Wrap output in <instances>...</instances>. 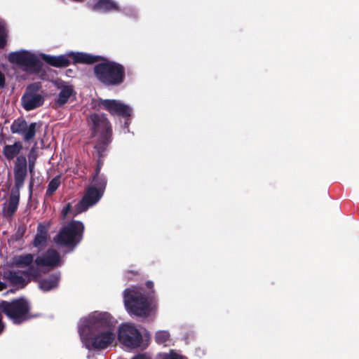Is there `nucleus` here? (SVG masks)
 Wrapping results in <instances>:
<instances>
[{"label": "nucleus", "mask_w": 359, "mask_h": 359, "mask_svg": "<svg viewBox=\"0 0 359 359\" xmlns=\"http://www.w3.org/2000/svg\"><path fill=\"white\" fill-rule=\"evenodd\" d=\"M76 62L85 65H93V74L96 79L106 86H117L122 84L126 78L125 67L120 63L108 60L101 55L90 53L76 57Z\"/></svg>", "instance_id": "1"}, {"label": "nucleus", "mask_w": 359, "mask_h": 359, "mask_svg": "<svg viewBox=\"0 0 359 359\" xmlns=\"http://www.w3.org/2000/svg\"><path fill=\"white\" fill-rule=\"evenodd\" d=\"M14 186L7 204H4L2 210L4 217L11 218L18 210L20 202V191L23 187L25 179L27 175V162L25 156L18 157L15 162L14 169Z\"/></svg>", "instance_id": "2"}, {"label": "nucleus", "mask_w": 359, "mask_h": 359, "mask_svg": "<svg viewBox=\"0 0 359 359\" xmlns=\"http://www.w3.org/2000/svg\"><path fill=\"white\" fill-rule=\"evenodd\" d=\"M88 125L91 132V137H97L95 149L102 156L107 147L112 141V126L104 114L93 113L89 115Z\"/></svg>", "instance_id": "3"}, {"label": "nucleus", "mask_w": 359, "mask_h": 359, "mask_svg": "<svg viewBox=\"0 0 359 359\" xmlns=\"http://www.w3.org/2000/svg\"><path fill=\"white\" fill-rule=\"evenodd\" d=\"M0 311L16 325L22 324L39 316V314L31 313L29 302L22 297L13 299L11 302L1 301Z\"/></svg>", "instance_id": "4"}, {"label": "nucleus", "mask_w": 359, "mask_h": 359, "mask_svg": "<svg viewBox=\"0 0 359 359\" xmlns=\"http://www.w3.org/2000/svg\"><path fill=\"white\" fill-rule=\"evenodd\" d=\"M124 304L130 315L147 318L151 312V300L146 294L135 290L126 289L124 291Z\"/></svg>", "instance_id": "5"}, {"label": "nucleus", "mask_w": 359, "mask_h": 359, "mask_svg": "<svg viewBox=\"0 0 359 359\" xmlns=\"http://www.w3.org/2000/svg\"><path fill=\"white\" fill-rule=\"evenodd\" d=\"M84 230L83 222L73 219L62 226L54 237V242L58 245L74 249L83 240Z\"/></svg>", "instance_id": "6"}, {"label": "nucleus", "mask_w": 359, "mask_h": 359, "mask_svg": "<svg viewBox=\"0 0 359 359\" xmlns=\"http://www.w3.org/2000/svg\"><path fill=\"white\" fill-rule=\"evenodd\" d=\"M8 60L11 63L25 67L27 70L35 72H39L43 66L42 62L34 53L25 50L9 53Z\"/></svg>", "instance_id": "7"}, {"label": "nucleus", "mask_w": 359, "mask_h": 359, "mask_svg": "<svg viewBox=\"0 0 359 359\" xmlns=\"http://www.w3.org/2000/svg\"><path fill=\"white\" fill-rule=\"evenodd\" d=\"M114 318L107 312L94 313L87 320V327L90 334L104 332L105 330L114 331Z\"/></svg>", "instance_id": "8"}, {"label": "nucleus", "mask_w": 359, "mask_h": 359, "mask_svg": "<svg viewBox=\"0 0 359 359\" xmlns=\"http://www.w3.org/2000/svg\"><path fill=\"white\" fill-rule=\"evenodd\" d=\"M118 338L121 343L130 348H137L142 342L140 332L132 324H123L118 330Z\"/></svg>", "instance_id": "9"}, {"label": "nucleus", "mask_w": 359, "mask_h": 359, "mask_svg": "<svg viewBox=\"0 0 359 359\" xmlns=\"http://www.w3.org/2000/svg\"><path fill=\"white\" fill-rule=\"evenodd\" d=\"M41 88V85L39 82L31 83L27 87L21 99L23 108L25 110L31 111L43 104V97L37 93Z\"/></svg>", "instance_id": "10"}, {"label": "nucleus", "mask_w": 359, "mask_h": 359, "mask_svg": "<svg viewBox=\"0 0 359 359\" xmlns=\"http://www.w3.org/2000/svg\"><path fill=\"white\" fill-rule=\"evenodd\" d=\"M81 54L82 55H88L87 53L84 52H74L69 51L64 55H60L57 56L50 55L46 54L41 55V59L48 65L57 67V68H64L70 65L71 60H72V63L74 65L76 64H83L82 62H76V57H80Z\"/></svg>", "instance_id": "11"}, {"label": "nucleus", "mask_w": 359, "mask_h": 359, "mask_svg": "<svg viewBox=\"0 0 359 359\" xmlns=\"http://www.w3.org/2000/svg\"><path fill=\"white\" fill-rule=\"evenodd\" d=\"M36 122L31 123L29 126L23 118L15 119L11 126L12 133L19 134L23 136L25 142H30L36 135Z\"/></svg>", "instance_id": "12"}, {"label": "nucleus", "mask_w": 359, "mask_h": 359, "mask_svg": "<svg viewBox=\"0 0 359 359\" xmlns=\"http://www.w3.org/2000/svg\"><path fill=\"white\" fill-rule=\"evenodd\" d=\"M99 106L112 116L129 118L132 114V109L129 106L116 100H101Z\"/></svg>", "instance_id": "13"}, {"label": "nucleus", "mask_w": 359, "mask_h": 359, "mask_svg": "<svg viewBox=\"0 0 359 359\" xmlns=\"http://www.w3.org/2000/svg\"><path fill=\"white\" fill-rule=\"evenodd\" d=\"M104 194L97 191L94 187H88L81 200L76 205L79 212L87 210L90 207L95 205L102 197Z\"/></svg>", "instance_id": "14"}, {"label": "nucleus", "mask_w": 359, "mask_h": 359, "mask_svg": "<svg viewBox=\"0 0 359 359\" xmlns=\"http://www.w3.org/2000/svg\"><path fill=\"white\" fill-rule=\"evenodd\" d=\"M34 262L38 266H47L52 269L60 266L62 264V259L56 250L50 248L41 256H38L35 259Z\"/></svg>", "instance_id": "15"}, {"label": "nucleus", "mask_w": 359, "mask_h": 359, "mask_svg": "<svg viewBox=\"0 0 359 359\" xmlns=\"http://www.w3.org/2000/svg\"><path fill=\"white\" fill-rule=\"evenodd\" d=\"M91 334L93 335L90 338L91 347L97 350L106 348L115 339L114 331L110 330L95 332Z\"/></svg>", "instance_id": "16"}, {"label": "nucleus", "mask_w": 359, "mask_h": 359, "mask_svg": "<svg viewBox=\"0 0 359 359\" xmlns=\"http://www.w3.org/2000/svg\"><path fill=\"white\" fill-rule=\"evenodd\" d=\"M88 8L102 13L120 11L118 4L114 0H93L88 3Z\"/></svg>", "instance_id": "17"}, {"label": "nucleus", "mask_w": 359, "mask_h": 359, "mask_svg": "<svg viewBox=\"0 0 359 359\" xmlns=\"http://www.w3.org/2000/svg\"><path fill=\"white\" fill-rule=\"evenodd\" d=\"M48 224L44 223L38 224L36 234L32 242L33 247L39 248V250L46 247L48 238Z\"/></svg>", "instance_id": "18"}, {"label": "nucleus", "mask_w": 359, "mask_h": 359, "mask_svg": "<svg viewBox=\"0 0 359 359\" xmlns=\"http://www.w3.org/2000/svg\"><path fill=\"white\" fill-rule=\"evenodd\" d=\"M60 273H53L48 277L42 278L39 282V288L43 292H48L58 287Z\"/></svg>", "instance_id": "19"}, {"label": "nucleus", "mask_w": 359, "mask_h": 359, "mask_svg": "<svg viewBox=\"0 0 359 359\" xmlns=\"http://www.w3.org/2000/svg\"><path fill=\"white\" fill-rule=\"evenodd\" d=\"M74 93V90L72 86H62L54 104L56 107H63Z\"/></svg>", "instance_id": "20"}, {"label": "nucleus", "mask_w": 359, "mask_h": 359, "mask_svg": "<svg viewBox=\"0 0 359 359\" xmlns=\"http://www.w3.org/2000/svg\"><path fill=\"white\" fill-rule=\"evenodd\" d=\"M22 149V144L20 142H15L13 144H6L3 147L2 153L8 161H11L18 156ZM18 158H16L17 159Z\"/></svg>", "instance_id": "21"}, {"label": "nucleus", "mask_w": 359, "mask_h": 359, "mask_svg": "<svg viewBox=\"0 0 359 359\" xmlns=\"http://www.w3.org/2000/svg\"><path fill=\"white\" fill-rule=\"evenodd\" d=\"M21 271H8V272H5L4 274V278L8 280L12 285H20L21 287H25L30 280H26L25 278L22 276L19 275Z\"/></svg>", "instance_id": "22"}, {"label": "nucleus", "mask_w": 359, "mask_h": 359, "mask_svg": "<svg viewBox=\"0 0 359 359\" xmlns=\"http://www.w3.org/2000/svg\"><path fill=\"white\" fill-rule=\"evenodd\" d=\"M34 261V255L25 254L13 257V264L19 268L29 266Z\"/></svg>", "instance_id": "23"}, {"label": "nucleus", "mask_w": 359, "mask_h": 359, "mask_svg": "<svg viewBox=\"0 0 359 359\" xmlns=\"http://www.w3.org/2000/svg\"><path fill=\"white\" fill-rule=\"evenodd\" d=\"M89 187H94L97 191L104 193L107 187V179L104 176L93 175L92 179V184Z\"/></svg>", "instance_id": "24"}, {"label": "nucleus", "mask_w": 359, "mask_h": 359, "mask_svg": "<svg viewBox=\"0 0 359 359\" xmlns=\"http://www.w3.org/2000/svg\"><path fill=\"white\" fill-rule=\"evenodd\" d=\"M37 157L38 155L36 151V142H35L34 145L31 148L28 154V168L31 175H33L34 172V167Z\"/></svg>", "instance_id": "25"}, {"label": "nucleus", "mask_w": 359, "mask_h": 359, "mask_svg": "<svg viewBox=\"0 0 359 359\" xmlns=\"http://www.w3.org/2000/svg\"><path fill=\"white\" fill-rule=\"evenodd\" d=\"M61 184V176L57 175L54 177L48 183V188L46 191V196H51Z\"/></svg>", "instance_id": "26"}, {"label": "nucleus", "mask_w": 359, "mask_h": 359, "mask_svg": "<svg viewBox=\"0 0 359 359\" xmlns=\"http://www.w3.org/2000/svg\"><path fill=\"white\" fill-rule=\"evenodd\" d=\"M170 339V334L168 331L161 330L156 333L155 341L158 344H165Z\"/></svg>", "instance_id": "27"}, {"label": "nucleus", "mask_w": 359, "mask_h": 359, "mask_svg": "<svg viewBox=\"0 0 359 359\" xmlns=\"http://www.w3.org/2000/svg\"><path fill=\"white\" fill-rule=\"evenodd\" d=\"M20 273L29 278H32V279H36L40 275L39 269L31 265L27 270L21 271Z\"/></svg>", "instance_id": "28"}, {"label": "nucleus", "mask_w": 359, "mask_h": 359, "mask_svg": "<svg viewBox=\"0 0 359 359\" xmlns=\"http://www.w3.org/2000/svg\"><path fill=\"white\" fill-rule=\"evenodd\" d=\"M6 38L7 29L4 25H0V48H3L6 46Z\"/></svg>", "instance_id": "29"}, {"label": "nucleus", "mask_w": 359, "mask_h": 359, "mask_svg": "<svg viewBox=\"0 0 359 359\" xmlns=\"http://www.w3.org/2000/svg\"><path fill=\"white\" fill-rule=\"evenodd\" d=\"M27 228L25 225H20L18 227L17 231L15 233V239L19 240L23 237L26 232Z\"/></svg>", "instance_id": "30"}, {"label": "nucleus", "mask_w": 359, "mask_h": 359, "mask_svg": "<svg viewBox=\"0 0 359 359\" xmlns=\"http://www.w3.org/2000/svg\"><path fill=\"white\" fill-rule=\"evenodd\" d=\"M72 208V206L70 203H68L67 204L65 205V206L62 208L61 212L62 219H65L66 218L67 215L71 211Z\"/></svg>", "instance_id": "31"}, {"label": "nucleus", "mask_w": 359, "mask_h": 359, "mask_svg": "<svg viewBox=\"0 0 359 359\" xmlns=\"http://www.w3.org/2000/svg\"><path fill=\"white\" fill-rule=\"evenodd\" d=\"M104 152L102 153V156L100 157L99 154L97 153V155H98V159H97V167L95 170V174L93 175H99L100 174V170H101V168H102V159L104 156Z\"/></svg>", "instance_id": "32"}, {"label": "nucleus", "mask_w": 359, "mask_h": 359, "mask_svg": "<svg viewBox=\"0 0 359 359\" xmlns=\"http://www.w3.org/2000/svg\"><path fill=\"white\" fill-rule=\"evenodd\" d=\"M163 359H183V357L176 353L171 352L170 354L166 355Z\"/></svg>", "instance_id": "33"}, {"label": "nucleus", "mask_w": 359, "mask_h": 359, "mask_svg": "<svg viewBox=\"0 0 359 359\" xmlns=\"http://www.w3.org/2000/svg\"><path fill=\"white\" fill-rule=\"evenodd\" d=\"M6 325L3 321V316L1 311H0V335L4 332Z\"/></svg>", "instance_id": "34"}, {"label": "nucleus", "mask_w": 359, "mask_h": 359, "mask_svg": "<svg viewBox=\"0 0 359 359\" xmlns=\"http://www.w3.org/2000/svg\"><path fill=\"white\" fill-rule=\"evenodd\" d=\"M140 275L138 271H126V277L128 279H131L133 276Z\"/></svg>", "instance_id": "35"}, {"label": "nucleus", "mask_w": 359, "mask_h": 359, "mask_svg": "<svg viewBox=\"0 0 359 359\" xmlns=\"http://www.w3.org/2000/svg\"><path fill=\"white\" fill-rule=\"evenodd\" d=\"M6 83V78L4 74L0 72V88H4Z\"/></svg>", "instance_id": "36"}, {"label": "nucleus", "mask_w": 359, "mask_h": 359, "mask_svg": "<svg viewBox=\"0 0 359 359\" xmlns=\"http://www.w3.org/2000/svg\"><path fill=\"white\" fill-rule=\"evenodd\" d=\"M146 286L147 287L151 290V292L152 294L154 293V283L151 280H148L146 282Z\"/></svg>", "instance_id": "37"}, {"label": "nucleus", "mask_w": 359, "mask_h": 359, "mask_svg": "<svg viewBox=\"0 0 359 359\" xmlns=\"http://www.w3.org/2000/svg\"><path fill=\"white\" fill-rule=\"evenodd\" d=\"M132 359H149L145 355L140 354L135 357H133Z\"/></svg>", "instance_id": "38"}, {"label": "nucleus", "mask_w": 359, "mask_h": 359, "mask_svg": "<svg viewBox=\"0 0 359 359\" xmlns=\"http://www.w3.org/2000/svg\"><path fill=\"white\" fill-rule=\"evenodd\" d=\"M6 284L0 281V291H3L4 290L6 289Z\"/></svg>", "instance_id": "39"}, {"label": "nucleus", "mask_w": 359, "mask_h": 359, "mask_svg": "<svg viewBox=\"0 0 359 359\" xmlns=\"http://www.w3.org/2000/svg\"><path fill=\"white\" fill-rule=\"evenodd\" d=\"M125 126H126V127H128V121H127L125 122Z\"/></svg>", "instance_id": "40"}, {"label": "nucleus", "mask_w": 359, "mask_h": 359, "mask_svg": "<svg viewBox=\"0 0 359 359\" xmlns=\"http://www.w3.org/2000/svg\"><path fill=\"white\" fill-rule=\"evenodd\" d=\"M32 182H31V183L29 184V188L32 189Z\"/></svg>", "instance_id": "41"}]
</instances>
